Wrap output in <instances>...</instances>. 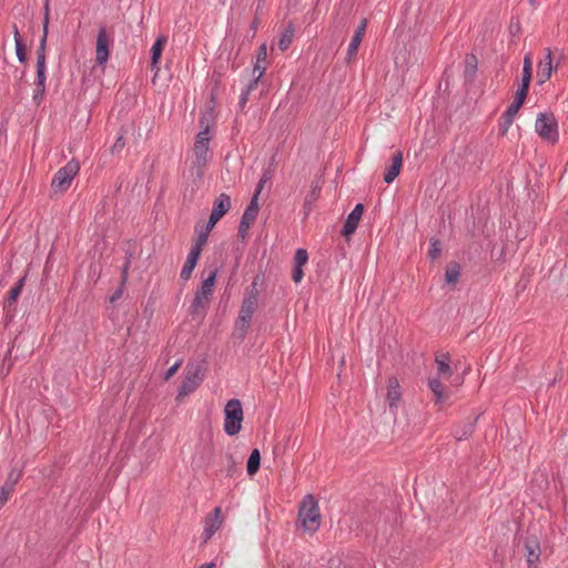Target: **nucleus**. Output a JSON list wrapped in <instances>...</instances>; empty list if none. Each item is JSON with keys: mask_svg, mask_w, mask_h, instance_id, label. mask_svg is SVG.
I'll use <instances>...</instances> for the list:
<instances>
[{"mask_svg": "<svg viewBox=\"0 0 568 568\" xmlns=\"http://www.w3.org/2000/svg\"><path fill=\"white\" fill-rule=\"evenodd\" d=\"M211 134H210V128L209 124H205L203 126V130H201L194 141V145L187 156L189 161V172L191 176H193L196 180H202L204 172L206 170L207 163L211 159V152H210V142H211Z\"/></svg>", "mask_w": 568, "mask_h": 568, "instance_id": "f257e3e1", "label": "nucleus"}, {"mask_svg": "<svg viewBox=\"0 0 568 568\" xmlns=\"http://www.w3.org/2000/svg\"><path fill=\"white\" fill-rule=\"evenodd\" d=\"M258 306V290L255 282L244 293V297L239 311V316L234 324L233 335L243 341L251 326L252 317Z\"/></svg>", "mask_w": 568, "mask_h": 568, "instance_id": "f03ea898", "label": "nucleus"}, {"mask_svg": "<svg viewBox=\"0 0 568 568\" xmlns=\"http://www.w3.org/2000/svg\"><path fill=\"white\" fill-rule=\"evenodd\" d=\"M298 517L302 526L308 531H316L321 525V515L318 510V504L312 495L304 497Z\"/></svg>", "mask_w": 568, "mask_h": 568, "instance_id": "7ed1b4c3", "label": "nucleus"}, {"mask_svg": "<svg viewBox=\"0 0 568 568\" xmlns=\"http://www.w3.org/2000/svg\"><path fill=\"white\" fill-rule=\"evenodd\" d=\"M224 432L229 436H235L240 433L243 422V408L239 399H230L224 408Z\"/></svg>", "mask_w": 568, "mask_h": 568, "instance_id": "20e7f679", "label": "nucleus"}, {"mask_svg": "<svg viewBox=\"0 0 568 568\" xmlns=\"http://www.w3.org/2000/svg\"><path fill=\"white\" fill-rule=\"evenodd\" d=\"M45 50H44V41H40V45L37 50V79H36V89L33 92V101L39 104L45 91Z\"/></svg>", "mask_w": 568, "mask_h": 568, "instance_id": "39448f33", "label": "nucleus"}, {"mask_svg": "<svg viewBox=\"0 0 568 568\" xmlns=\"http://www.w3.org/2000/svg\"><path fill=\"white\" fill-rule=\"evenodd\" d=\"M80 170V164L75 160L69 161L64 166L58 170L54 174L51 186L54 191H65L73 180V178L78 174Z\"/></svg>", "mask_w": 568, "mask_h": 568, "instance_id": "423d86ee", "label": "nucleus"}, {"mask_svg": "<svg viewBox=\"0 0 568 568\" xmlns=\"http://www.w3.org/2000/svg\"><path fill=\"white\" fill-rule=\"evenodd\" d=\"M535 129L538 135L548 142L555 143L558 140L557 121L552 114L540 113L536 119Z\"/></svg>", "mask_w": 568, "mask_h": 568, "instance_id": "0eeeda50", "label": "nucleus"}, {"mask_svg": "<svg viewBox=\"0 0 568 568\" xmlns=\"http://www.w3.org/2000/svg\"><path fill=\"white\" fill-rule=\"evenodd\" d=\"M110 44L111 39L106 32L105 27H101L99 29L98 36H97V47H95V61L100 65H104L110 55Z\"/></svg>", "mask_w": 568, "mask_h": 568, "instance_id": "6e6552de", "label": "nucleus"}, {"mask_svg": "<svg viewBox=\"0 0 568 568\" xmlns=\"http://www.w3.org/2000/svg\"><path fill=\"white\" fill-rule=\"evenodd\" d=\"M545 58L538 62L537 65V82L539 84L548 81L552 74V71L557 69L558 62L554 64L552 51L549 48L545 50Z\"/></svg>", "mask_w": 568, "mask_h": 568, "instance_id": "1a4fd4ad", "label": "nucleus"}, {"mask_svg": "<svg viewBox=\"0 0 568 568\" xmlns=\"http://www.w3.org/2000/svg\"><path fill=\"white\" fill-rule=\"evenodd\" d=\"M202 378L203 375L200 366H196L194 369L187 368L186 376L179 388V396L183 397L195 390Z\"/></svg>", "mask_w": 568, "mask_h": 568, "instance_id": "9d476101", "label": "nucleus"}, {"mask_svg": "<svg viewBox=\"0 0 568 568\" xmlns=\"http://www.w3.org/2000/svg\"><path fill=\"white\" fill-rule=\"evenodd\" d=\"M402 398V389L396 377H389L387 382V395L386 400L389 407V410L393 415L396 414V409L399 405Z\"/></svg>", "mask_w": 568, "mask_h": 568, "instance_id": "9b49d317", "label": "nucleus"}, {"mask_svg": "<svg viewBox=\"0 0 568 568\" xmlns=\"http://www.w3.org/2000/svg\"><path fill=\"white\" fill-rule=\"evenodd\" d=\"M363 213H364V205L361 203L356 204V206L353 209V211L347 215V219H346L345 224L342 230L343 235L348 237L356 231L358 223L363 216Z\"/></svg>", "mask_w": 568, "mask_h": 568, "instance_id": "f8f14e48", "label": "nucleus"}, {"mask_svg": "<svg viewBox=\"0 0 568 568\" xmlns=\"http://www.w3.org/2000/svg\"><path fill=\"white\" fill-rule=\"evenodd\" d=\"M222 525V510L215 507L213 511L205 518L203 535L205 540L210 539Z\"/></svg>", "mask_w": 568, "mask_h": 568, "instance_id": "ddd939ff", "label": "nucleus"}, {"mask_svg": "<svg viewBox=\"0 0 568 568\" xmlns=\"http://www.w3.org/2000/svg\"><path fill=\"white\" fill-rule=\"evenodd\" d=\"M230 209L231 197L227 194L222 193L215 199L211 215L214 217V220H221L230 211Z\"/></svg>", "mask_w": 568, "mask_h": 568, "instance_id": "4468645a", "label": "nucleus"}, {"mask_svg": "<svg viewBox=\"0 0 568 568\" xmlns=\"http://www.w3.org/2000/svg\"><path fill=\"white\" fill-rule=\"evenodd\" d=\"M366 28H367V20L366 19H363L359 23V26L357 27V29L355 30L353 37H352V40L348 44V49H347V58L348 60L352 59V57L355 55V53L357 52L358 50V47L365 36V32H366Z\"/></svg>", "mask_w": 568, "mask_h": 568, "instance_id": "2eb2a0df", "label": "nucleus"}, {"mask_svg": "<svg viewBox=\"0 0 568 568\" xmlns=\"http://www.w3.org/2000/svg\"><path fill=\"white\" fill-rule=\"evenodd\" d=\"M166 42L168 38L165 36H160L151 48V69L155 72L159 71V62Z\"/></svg>", "mask_w": 568, "mask_h": 568, "instance_id": "dca6fc26", "label": "nucleus"}, {"mask_svg": "<svg viewBox=\"0 0 568 568\" xmlns=\"http://www.w3.org/2000/svg\"><path fill=\"white\" fill-rule=\"evenodd\" d=\"M403 165V154L400 151L394 153L392 158V164L387 168V171L384 175V181L386 183H392L400 173Z\"/></svg>", "mask_w": 568, "mask_h": 568, "instance_id": "f3484780", "label": "nucleus"}, {"mask_svg": "<svg viewBox=\"0 0 568 568\" xmlns=\"http://www.w3.org/2000/svg\"><path fill=\"white\" fill-rule=\"evenodd\" d=\"M321 189H322V186L318 181L312 183L311 190H310L308 194L306 195L304 205H303L305 216H307L311 213L313 204L320 197Z\"/></svg>", "mask_w": 568, "mask_h": 568, "instance_id": "a211bd4d", "label": "nucleus"}, {"mask_svg": "<svg viewBox=\"0 0 568 568\" xmlns=\"http://www.w3.org/2000/svg\"><path fill=\"white\" fill-rule=\"evenodd\" d=\"M267 57V47L265 43L260 45L258 52L256 55V62L254 64L253 74H257V79H261L266 70L265 60Z\"/></svg>", "mask_w": 568, "mask_h": 568, "instance_id": "6ab92c4d", "label": "nucleus"}, {"mask_svg": "<svg viewBox=\"0 0 568 568\" xmlns=\"http://www.w3.org/2000/svg\"><path fill=\"white\" fill-rule=\"evenodd\" d=\"M428 386L434 395L436 404H442L448 398V394L438 378H429Z\"/></svg>", "mask_w": 568, "mask_h": 568, "instance_id": "aec40b11", "label": "nucleus"}, {"mask_svg": "<svg viewBox=\"0 0 568 568\" xmlns=\"http://www.w3.org/2000/svg\"><path fill=\"white\" fill-rule=\"evenodd\" d=\"M200 255L201 254H199L197 250H195L194 252L190 251L186 262L181 271V278L183 281H187L191 277V274L196 266Z\"/></svg>", "mask_w": 568, "mask_h": 568, "instance_id": "412c9836", "label": "nucleus"}, {"mask_svg": "<svg viewBox=\"0 0 568 568\" xmlns=\"http://www.w3.org/2000/svg\"><path fill=\"white\" fill-rule=\"evenodd\" d=\"M450 358L448 354H442L436 356L435 363L437 365V372L443 378H449L453 374V369L449 365Z\"/></svg>", "mask_w": 568, "mask_h": 568, "instance_id": "4be33fe9", "label": "nucleus"}, {"mask_svg": "<svg viewBox=\"0 0 568 568\" xmlns=\"http://www.w3.org/2000/svg\"><path fill=\"white\" fill-rule=\"evenodd\" d=\"M526 558L529 566L539 561L540 547L537 541H527L525 545Z\"/></svg>", "mask_w": 568, "mask_h": 568, "instance_id": "5701e85b", "label": "nucleus"}, {"mask_svg": "<svg viewBox=\"0 0 568 568\" xmlns=\"http://www.w3.org/2000/svg\"><path fill=\"white\" fill-rule=\"evenodd\" d=\"M215 280H216V271H212L210 273L209 277L203 281L200 290L196 293L203 297L210 298V296L213 293Z\"/></svg>", "mask_w": 568, "mask_h": 568, "instance_id": "b1692460", "label": "nucleus"}, {"mask_svg": "<svg viewBox=\"0 0 568 568\" xmlns=\"http://www.w3.org/2000/svg\"><path fill=\"white\" fill-rule=\"evenodd\" d=\"M518 109L513 106L511 104L507 108L505 113L503 114V122L500 123V132L501 134H506L509 126L513 124L515 116L518 113Z\"/></svg>", "mask_w": 568, "mask_h": 568, "instance_id": "393cba45", "label": "nucleus"}, {"mask_svg": "<svg viewBox=\"0 0 568 568\" xmlns=\"http://www.w3.org/2000/svg\"><path fill=\"white\" fill-rule=\"evenodd\" d=\"M260 463H261V454H260V450L257 448H255L251 452L248 460H247V467H246L247 474L251 476L256 474L260 468Z\"/></svg>", "mask_w": 568, "mask_h": 568, "instance_id": "a878e982", "label": "nucleus"}, {"mask_svg": "<svg viewBox=\"0 0 568 568\" xmlns=\"http://www.w3.org/2000/svg\"><path fill=\"white\" fill-rule=\"evenodd\" d=\"M209 303V298L203 297L195 293L194 300L191 305V313L192 314H203Z\"/></svg>", "mask_w": 568, "mask_h": 568, "instance_id": "bb28decb", "label": "nucleus"}, {"mask_svg": "<svg viewBox=\"0 0 568 568\" xmlns=\"http://www.w3.org/2000/svg\"><path fill=\"white\" fill-rule=\"evenodd\" d=\"M460 275V268L458 264H452L447 267L445 277L446 282L449 284H455Z\"/></svg>", "mask_w": 568, "mask_h": 568, "instance_id": "cd10ccee", "label": "nucleus"}, {"mask_svg": "<svg viewBox=\"0 0 568 568\" xmlns=\"http://www.w3.org/2000/svg\"><path fill=\"white\" fill-rule=\"evenodd\" d=\"M23 287V278H21L13 287L10 288L7 297L9 305L13 304L20 296Z\"/></svg>", "mask_w": 568, "mask_h": 568, "instance_id": "c85d7f7f", "label": "nucleus"}, {"mask_svg": "<svg viewBox=\"0 0 568 568\" xmlns=\"http://www.w3.org/2000/svg\"><path fill=\"white\" fill-rule=\"evenodd\" d=\"M207 237H209L207 231L202 230L201 232H199L196 242L192 245L191 251L194 252L195 250H197L199 254H201L203 246L205 245V243L207 241Z\"/></svg>", "mask_w": 568, "mask_h": 568, "instance_id": "c756f323", "label": "nucleus"}, {"mask_svg": "<svg viewBox=\"0 0 568 568\" xmlns=\"http://www.w3.org/2000/svg\"><path fill=\"white\" fill-rule=\"evenodd\" d=\"M527 93L528 90H524L519 87L515 94L514 101L510 104L519 110L526 100Z\"/></svg>", "mask_w": 568, "mask_h": 568, "instance_id": "7c9ffc66", "label": "nucleus"}, {"mask_svg": "<svg viewBox=\"0 0 568 568\" xmlns=\"http://www.w3.org/2000/svg\"><path fill=\"white\" fill-rule=\"evenodd\" d=\"M308 261V253L305 248H298L294 255V265L304 266Z\"/></svg>", "mask_w": 568, "mask_h": 568, "instance_id": "2f4dec72", "label": "nucleus"}, {"mask_svg": "<svg viewBox=\"0 0 568 568\" xmlns=\"http://www.w3.org/2000/svg\"><path fill=\"white\" fill-rule=\"evenodd\" d=\"M13 490V484L4 483L0 488V508L7 503L9 495Z\"/></svg>", "mask_w": 568, "mask_h": 568, "instance_id": "473e14b6", "label": "nucleus"}, {"mask_svg": "<svg viewBox=\"0 0 568 568\" xmlns=\"http://www.w3.org/2000/svg\"><path fill=\"white\" fill-rule=\"evenodd\" d=\"M14 39H16L17 57L20 62H23L26 60V51H24L23 44L21 43L20 36H19V32L17 29H16V33H14Z\"/></svg>", "mask_w": 568, "mask_h": 568, "instance_id": "72a5a7b5", "label": "nucleus"}, {"mask_svg": "<svg viewBox=\"0 0 568 568\" xmlns=\"http://www.w3.org/2000/svg\"><path fill=\"white\" fill-rule=\"evenodd\" d=\"M442 252V244L438 240L432 239L430 240V248H429V256L432 260H435L439 256Z\"/></svg>", "mask_w": 568, "mask_h": 568, "instance_id": "f704fd0d", "label": "nucleus"}, {"mask_svg": "<svg viewBox=\"0 0 568 568\" xmlns=\"http://www.w3.org/2000/svg\"><path fill=\"white\" fill-rule=\"evenodd\" d=\"M48 26H49V0H45L44 3V20H43V34L41 38V41H44V44L47 43L48 38Z\"/></svg>", "mask_w": 568, "mask_h": 568, "instance_id": "c9c22d12", "label": "nucleus"}, {"mask_svg": "<svg viewBox=\"0 0 568 568\" xmlns=\"http://www.w3.org/2000/svg\"><path fill=\"white\" fill-rule=\"evenodd\" d=\"M292 32H286L282 36L281 40L278 41V48L282 50V51H285L287 50V48L290 47L291 42H292Z\"/></svg>", "mask_w": 568, "mask_h": 568, "instance_id": "e433bc0d", "label": "nucleus"}, {"mask_svg": "<svg viewBox=\"0 0 568 568\" xmlns=\"http://www.w3.org/2000/svg\"><path fill=\"white\" fill-rule=\"evenodd\" d=\"M256 217H257V212H255L254 210L245 209L241 220L252 224L256 220Z\"/></svg>", "mask_w": 568, "mask_h": 568, "instance_id": "4c0bfd02", "label": "nucleus"}, {"mask_svg": "<svg viewBox=\"0 0 568 568\" xmlns=\"http://www.w3.org/2000/svg\"><path fill=\"white\" fill-rule=\"evenodd\" d=\"M531 71L523 70V78H521V84L520 88L524 90H529L530 81H531Z\"/></svg>", "mask_w": 568, "mask_h": 568, "instance_id": "58836bf2", "label": "nucleus"}, {"mask_svg": "<svg viewBox=\"0 0 568 568\" xmlns=\"http://www.w3.org/2000/svg\"><path fill=\"white\" fill-rule=\"evenodd\" d=\"M182 365V361H178L175 362L166 372H165V375H164V379L165 381H169L176 372L178 369L180 368V366Z\"/></svg>", "mask_w": 568, "mask_h": 568, "instance_id": "ea45409f", "label": "nucleus"}, {"mask_svg": "<svg viewBox=\"0 0 568 568\" xmlns=\"http://www.w3.org/2000/svg\"><path fill=\"white\" fill-rule=\"evenodd\" d=\"M303 276H304L303 266H295L294 265V268H293V272H292V280L295 283H300L302 281Z\"/></svg>", "mask_w": 568, "mask_h": 568, "instance_id": "a19ab883", "label": "nucleus"}, {"mask_svg": "<svg viewBox=\"0 0 568 568\" xmlns=\"http://www.w3.org/2000/svg\"><path fill=\"white\" fill-rule=\"evenodd\" d=\"M251 224L241 220L239 225V235L244 239L247 234Z\"/></svg>", "mask_w": 568, "mask_h": 568, "instance_id": "79ce46f5", "label": "nucleus"}, {"mask_svg": "<svg viewBox=\"0 0 568 568\" xmlns=\"http://www.w3.org/2000/svg\"><path fill=\"white\" fill-rule=\"evenodd\" d=\"M523 70L532 72V57L531 53H527L524 58V67Z\"/></svg>", "mask_w": 568, "mask_h": 568, "instance_id": "37998d69", "label": "nucleus"}, {"mask_svg": "<svg viewBox=\"0 0 568 568\" xmlns=\"http://www.w3.org/2000/svg\"><path fill=\"white\" fill-rule=\"evenodd\" d=\"M124 145H125L124 138H123V135H120L112 146V152H118V151L122 150L124 148Z\"/></svg>", "mask_w": 568, "mask_h": 568, "instance_id": "c03bdc74", "label": "nucleus"}, {"mask_svg": "<svg viewBox=\"0 0 568 568\" xmlns=\"http://www.w3.org/2000/svg\"><path fill=\"white\" fill-rule=\"evenodd\" d=\"M254 79L248 82V84L244 88L245 91L251 93L252 91L256 90L258 80L257 74H253Z\"/></svg>", "mask_w": 568, "mask_h": 568, "instance_id": "a18cd8bd", "label": "nucleus"}, {"mask_svg": "<svg viewBox=\"0 0 568 568\" xmlns=\"http://www.w3.org/2000/svg\"><path fill=\"white\" fill-rule=\"evenodd\" d=\"M258 194H253L252 199H251V202L248 204V206L246 207L247 210H254L255 212L258 213Z\"/></svg>", "mask_w": 568, "mask_h": 568, "instance_id": "49530a36", "label": "nucleus"}, {"mask_svg": "<svg viewBox=\"0 0 568 568\" xmlns=\"http://www.w3.org/2000/svg\"><path fill=\"white\" fill-rule=\"evenodd\" d=\"M248 95H250V93L243 89L241 92V95H240V101H239V105L241 109H243L245 106V104L247 103Z\"/></svg>", "mask_w": 568, "mask_h": 568, "instance_id": "de8ad7c7", "label": "nucleus"}, {"mask_svg": "<svg viewBox=\"0 0 568 568\" xmlns=\"http://www.w3.org/2000/svg\"><path fill=\"white\" fill-rule=\"evenodd\" d=\"M220 220H214V217L212 215H210V219L207 221V224L205 226V229L203 231H207V233L210 234L211 230L214 227V225L219 222Z\"/></svg>", "mask_w": 568, "mask_h": 568, "instance_id": "09e8293b", "label": "nucleus"}, {"mask_svg": "<svg viewBox=\"0 0 568 568\" xmlns=\"http://www.w3.org/2000/svg\"><path fill=\"white\" fill-rule=\"evenodd\" d=\"M267 179H268L267 176H264L263 179L260 180V182H258V184L256 186V190L254 192L255 194H258V195L261 194V192H262V190L264 187V184L266 183Z\"/></svg>", "mask_w": 568, "mask_h": 568, "instance_id": "8fccbe9b", "label": "nucleus"}, {"mask_svg": "<svg viewBox=\"0 0 568 568\" xmlns=\"http://www.w3.org/2000/svg\"><path fill=\"white\" fill-rule=\"evenodd\" d=\"M19 477H20L19 474L14 475L13 473H11L9 475V479L6 483L13 484V486H14L16 483L18 481Z\"/></svg>", "mask_w": 568, "mask_h": 568, "instance_id": "3c124183", "label": "nucleus"}, {"mask_svg": "<svg viewBox=\"0 0 568 568\" xmlns=\"http://www.w3.org/2000/svg\"><path fill=\"white\" fill-rule=\"evenodd\" d=\"M214 564H205L202 565L200 568H213Z\"/></svg>", "mask_w": 568, "mask_h": 568, "instance_id": "603ef678", "label": "nucleus"}, {"mask_svg": "<svg viewBox=\"0 0 568 568\" xmlns=\"http://www.w3.org/2000/svg\"><path fill=\"white\" fill-rule=\"evenodd\" d=\"M120 294H121V293H120V292H118V293L112 297V301H114L116 297H119V296H120Z\"/></svg>", "mask_w": 568, "mask_h": 568, "instance_id": "864d4df0", "label": "nucleus"}]
</instances>
